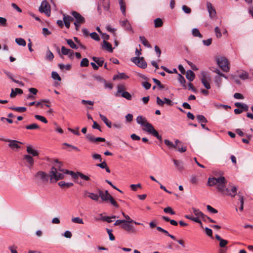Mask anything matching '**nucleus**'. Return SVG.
<instances>
[{
    "instance_id": "obj_7",
    "label": "nucleus",
    "mask_w": 253,
    "mask_h": 253,
    "mask_svg": "<svg viewBox=\"0 0 253 253\" xmlns=\"http://www.w3.org/2000/svg\"><path fill=\"white\" fill-rule=\"evenodd\" d=\"M237 191V187L232 184L230 183L227 188L225 187L222 194L231 196V197H234L236 195Z\"/></svg>"
},
{
    "instance_id": "obj_59",
    "label": "nucleus",
    "mask_w": 253,
    "mask_h": 253,
    "mask_svg": "<svg viewBox=\"0 0 253 253\" xmlns=\"http://www.w3.org/2000/svg\"><path fill=\"white\" fill-rule=\"evenodd\" d=\"M130 187L132 191H136L137 188H141V185L140 183L137 184H131Z\"/></svg>"
},
{
    "instance_id": "obj_50",
    "label": "nucleus",
    "mask_w": 253,
    "mask_h": 253,
    "mask_svg": "<svg viewBox=\"0 0 253 253\" xmlns=\"http://www.w3.org/2000/svg\"><path fill=\"white\" fill-rule=\"evenodd\" d=\"M11 109L18 112H23L26 110V108L24 107H11Z\"/></svg>"
},
{
    "instance_id": "obj_31",
    "label": "nucleus",
    "mask_w": 253,
    "mask_h": 253,
    "mask_svg": "<svg viewBox=\"0 0 253 253\" xmlns=\"http://www.w3.org/2000/svg\"><path fill=\"white\" fill-rule=\"evenodd\" d=\"M124 86L123 85H119L117 86V91L115 94V96L118 97L120 94H122V92H125Z\"/></svg>"
},
{
    "instance_id": "obj_48",
    "label": "nucleus",
    "mask_w": 253,
    "mask_h": 253,
    "mask_svg": "<svg viewBox=\"0 0 253 253\" xmlns=\"http://www.w3.org/2000/svg\"><path fill=\"white\" fill-rule=\"evenodd\" d=\"M35 117L36 119H37V120L44 123H47V121L46 120V119L43 117V116H40V115H36L35 116Z\"/></svg>"
},
{
    "instance_id": "obj_58",
    "label": "nucleus",
    "mask_w": 253,
    "mask_h": 253,
    "mask_svg": "<svg viewBox=\"0 0 253 253\" xmlns=\"http://www.w3.org/2000/svg\"><path fill=\"white\" fill-rule=\"evenodd\" d=\"M239 78L244 80L248 79L249 78L248 73L246 72H243L239 75Z\"/></svg>"
},
{
    "instance_id": "obj_35",
    "label": "nucleus",
    "mask_w": 253,
    "mask_h": 253,
    "mask_svg": "<svg viewBox=\"0 0 253 253\" xmlns=\"http://www.w3.org/2000/svg\"><path fill=\"white\" fill-rule=\"evenodd\" d=\"M54 58V55L52 53L51 51L48 48L46 55H45V59L46 60H49V61H52Z\"/></svg>"
},
{
    "instance_id": "obj_2",
    "label": "nucleus",
    "mask_w": 253,
    "mask_h": 253,
    "mask_svg": "<svg viewBox=\"0 0 253 253\" xmlns=\"http://www.w3.org/2000/svg\"><path fill=\"white\" fill-rule=\"evenodd\" d=\"M70 171L66 169H61L60 168L57 169L54 167H52L49 172L50 182H52L53 180L56 182L63 179L64 174H70Z\"/></svg>"
},
{
    "instance_id": "obj_12",
    "label": "nucleus",
    "mask_w": 253,
    "mask_h": 253,
    "mask_svg": "<svg viewBox=\"0 0 253 253\" xmlns=\"http://www.w3.org/2000/svg\"><path fill=\"white\" fill-rule=\"evenodd\" d=\"M70 174L74 178H76L78 176H79L81 177V179L85 181H89L90 180L89 176L85 175L81 172L78 171L77 172H74L72 171H70Z\"/></svg>"
},
{
    "instance_id": "obj_20",
    "label": "nucleus",
    "mask_w": 253,
    "mask_h": 253,
    "mask_svg": "<svg viewBox=\"0 0 253 253\" xmlns=\"http://www.w3.org/2000/svg\"><path fill=\"white\" fill-rule=\"evenodd\" d=\"M192 210L193 213L196 216V217H198V219H199V218H201L202 219H205V216H206V215H205L199 209L192 208Z\"/></svg>"
},
{
    "instance_id": "obj_22",
    "label": "nucleus",
    "mask_w": 253,
    "mask_h": 253,
    "mask_svg": "<svg viewBox=\"0 0 253 253\" xmlns=\"http://www.w3.org/2000/svg\"><path fill=\"white\" fill-rule=\"evenodd\" d=\"M84 195L95 201H98L99 200V196L97 194L85 191Z\"/></svg>"
},
{
    "instance_id": "obj_9",
    "label": "nucleus",
    "mask_w": 253,
    "mask_h": 253,
    "mask_svg": "<svg viewBox=\"0 0 253 253\" xmlns=\"http://www.w3.org/2000/svg\"><path fill=\"white\" fill-rule=\"evenodd\" d=\"M131 61L134 63L139 68L145 69L147 67V63L144 60L143 57H135L130 59Z\"/></svg>"
},
{
    "instance_id": "obj_15",
    "label": "nucleus",
    "mask_w": 253,
    "mask_h": 253,
    "mask_svg": "<svg viewBox=\"0 0 253 253\" xmlns=\"http://www.w3.org/2000/svg\"><path fill=\"white\" fill-rule=\"evenodd\" d=\"M144 130L152 134L160 141L162 140V136L159 135L158 131L154 129V127H145Z\"/></svg>"
},
{
    "instance_id": "obj_49",
    "label": "nucleus",
    "mask_w": 253,
    "mask_h": 253,
    "mask_svg": "<svg viewBox=\"0 0 253 253\" xmlns=\"http://www.w3.org/2000/svg\"><path fill=\"white\" fill-rule=\"evenodd\" d=\"M80 65L81 67H87L89 65L88 60L86 58H83L81 62Z\"/></svg>"
},
{
    "instance_id": "obj_63",
    "label": "nucleus",
    "mask_w": 253,
    "mask_h": 253,
    "mask_svg": "<svg viewBox=\"0 0 253 253\" xmlns=\"http://www.w3.org/2000/svg\"><path fill=\"white\" fill-rule=\"evenodd\" d=\"M219 246L221 248L225 247L228 244V241L223 239H221V240L219 241Z\"/></svg>"
},
{
    "instance_id": "obj_36",
    "label": "nucleus",
    "mask_w": 253,
    "mask_h": 253,
    "mask_svg": "<svg viewBox=\"0 0 253 253\" xmlns=\"http://www.w3.org/2000/svg\"><path fill=\"white\" fill-rule=\"evenodd\" d=\"M192 34L194 37H197L200 38H202L203 37L202 35L200 33L199 30L197 28H193L192 30Z\"/></svg>"
},
{
    "instance_id": "obj_23",
    "label": "nucleus",
    "mask_w": 253,
    "mask_h": 253,
    "mask_svg": "<svg viewBox=\"0 0 253 253\" xmlns=\"http://www.w3.org/2000/svg\"><path fill=\"white\" fill-rule=\"evenodd\" d=\"M102 46L103 48L105 49L109 52H113V48L112 47L111 44L110 43H109V42L105 41V40H103Z\"/></svg>"
},
{
    "instance_id": "obj_41",
    "label": "nucleus",
    "mask_w": 253,
    "mask_h": 253,
    "mask_svg": "<svg viewBox=\"0 0 253 253\" xmlns=\"http://www.w3.org/2000/svg\"><path fill=\"white\" fill-rule=\"evenodd\" d=\"M15 42L19 45L25 46L26 45V41L22 38H16L15 39Z\"/></svg>"
},
{
    "instance_id": "obj_46",
    "label": "nucleus",
    "mask_w": 253,
    "mask_h": 253,
    "mask_svg": "<svg viewBox=\"0 0 253 253\" xmlns=\"http://www.w3.org/2000/svg\"><path fill=\"white\" fill-rule=\"evenodd\" d=\"M164 211L165 213H169L171 215H174L175 214V212L173 211L172 209L170 207H168L165 208L164 209Z\"/></svg>"
},
{
    "instance_id": "obj_43",
    "label": "nucleus",
    "mask_w": 253,
    "mask_h": 253,
    "mask_svg": "<svg viewBox=\"0 0 253 253\" xmlns=\"http://www.w3.org/2000/svg\"><path fill=\"white\" fill-rule=\"evenodd\" d=\"M121 95L122 97L126 98L127 100H131V95L127 91H126L125 92H122Z\"/></svg>"
},
{
    "instance_id": "obj_6",
    "label": "nucleus",
    "mask_w": 253,
    "mask_h": 253,
    "mask_svg": "<svg viewBox=\"0 0 253 253\" xmlns=\"http://www.w3.org/2000/svg\"><path fill=\"white\" fill-rule=\"evenodd\" d=\"M217 63L221 70L225 72H228L230 70L229 62L225 57H221L217 59Z\"/></svg>"
},
{
    "instance_id": "obj_61",
    "label": "nucleus",
    "mask_w": 253,
    "mask_h": 253,
    "mask_svg": "<svg viewBox=\"0 0 253 253\" xmlns=\"http://www.w3.org/2000/svg\"><path fill=\"white\" fill-rule=\"evenodd\" d=\"M207 209L209 211H210L212 213H216L218 212L216 209H214L210 205H208L207 206Z\"/></svg>"
},
{
    "instance_id": "obj_24",
    "label": "nucleus",
    "mask_w": 253,
    "mask_h": 253,
    "mask_svg": "<svg viewBox=\"0 0 253 253\" xmlns=\"http://www.w3.org/2000/svg\"><path fill=\"white\" fill-rule=\"evenodd\" d=\"M198 121L201 123V126H205L207 120L206 118L201 115H198L196 116Z\"/></svg>"
},
{
    "instance_id": "obj_3",
    "label": "nucleus",
    "mask_w": 253,
    "mask_h": 253,
    "mask_svg": "<svg viewBox=\"0 0 253 253\" xmlns=\"http://www.w3.org/2000/svg\"><path fill=\"white\" fill-rule=\"evenodd\" d=\"M35 177L39 184H45L48 182L50 176L47 173L40 170L35 174Z\"/></svg>"
},
{
    "instance_id": "obj_55",
    "label": "nucleus",
    "mask_w": 253,
    "mask_h": 253,
    "mask_svg": "<svg viewBox=\"0 0 253 253\" xmlns=\"http://www.w3.org/2000/svg\"><path fill=\"white\" fill-rule=\"evenodd\" d=\"M7 26V20L6 18L0 17V26L6 27Z\"/></svg>"
},
{
    "instance_id": "obj_32",
    "label": "nucleus",
    "mask_w": 253,
    "mask_h": 253,
    "mask_svg": "<svg viewBox=\"0 0 253 253\" xmlns=\"http://www.w3.org/2000/svg\"><path fill=\"white\" fill-rule=\"evenodd\" d=\"M129 77L127 76L125 73H119L118 75H116L114 76L113 79L116 80L118 79H128Z\"/></svg>"
},
{
    "instance_id": "obj_27",
    "label": "nucleus",
    "mask_w": 253,
    "mask_h": 253,
    "mask_svg": "<svg viewBox=\"0 0 253 253\" xmlns=\"http://www.w3.org/2000/svg\"><path fill=\"white\" fill-rule=\"evenodd\" d=\"M92 59L93 61L98 65V66L101 67L103 66L104 62L103 58H99L94 56L92 57Z\"/></svg>"
},
{
    "instance_id": "obj_21",
    "label": "nucleus",
    "mask_w": 253,
    "mask_h": 253,
    "mask_svg": "<svg viewBox=\"0 0 253 253\" xmlns=\"http://www.w3.org/2000/svg\"><path fill=\"white\" fill-rule=\"evenodd\" d=\"M26 151L28 154L32 155L34 157L38 156L39 155L38 151L34 149L33 146L31 145L27 146Z\"/></svg>"
},
{
    "instance_id": "obj_33",
    "label": "nucleus",
    "mask_w": 253,
    "mask_h": 253,
    "mask_svg": "<svg viewBox=\"0 0 253 253\" xmlns=\"http://www.w3.org/2000/svg\"><path fill=\"white\" fill-rule=\"evenodd\" d=\"M173 163L175 166L180 171H182L184 169L183 165L181 162H179L177 160H174Z\"/></svg>"
},
{
    "instance_id": "obj_40",
    "label": "nucleus",
    "mask_w": 253,
    "mask_h": 253,
    "mask_svg": "<svg viewBox=\"0 0 253 253\" xmlns=\"http://www.w3.org/2000/svg\"><path fill=\"white\" fill-rule=\"evenodd\" d=\"M100 117L102 121H103L107 126H111V122L109 121L108 119L104 115L100 114Z\"/></svg>"
},
{
    "instance_id": "obj_57",
    "label": "nucleus",
    "mask_w": 253,
    "mask_h": 253,
    "mask_svg": "<svg viewBox=\"0 0 253 253\" xmlns=\"http://www.w3.org/2000/svg\"><path fill=\"white\" fill-rule=\"evenodd\" d=\"M79 127H75L74 128H72L71 127H68V130L71 131L73 133L76 135H79Z\"/></svg>"
},
{
    "instance_id": "obj_30",
    "label": "nucleus",
    "mask_w": 253,
    "mask_h": 253,
    "mask_svg": "<svg viewBox=\"0 0 253 253\" xmlns=\"http://www.w3.org/2000/svg\"><path fill=\"white\" fill-rule=\"evenodd\" d=\"M139 40L141 43L146 47H151V45L144 36H139Z\"/></svg>"
},
{
    "instance_id": "obj_29",
    "label": "nucleus",
    "mask_w": 253,
    "mask_h": 253,
    "mask_svg": "<svg viewBox=\"0 0 253 253\" xmlns=\"http://www.w3.org/2000/svg\"><path fill=\"white\" fill-rule=\"evenodd\" d=\"M119 4L120 6V9L124 15H126V3L123 0H119Z\"/></svg>"
},
{
    "instance_id": "obj_51",
    "label": "nucleus",
    "mask_w": 253,
    "mask_h": 253,
    "mask_svg": "<svg viewBox=\"0 0 253 253\" xmlns=\"http://www.w3.org/2000/svg\"><path fill=\"white\" fill-rule=\"evenodd\" d=\"M90 36L91 39H93L96 41H99L100 40V38L96 32H92L90 34Z\"/></svg>"
},
{
    "instance_id": "obj_64",
    "label": "nucleus",
    "mask_w": 253,
    "mask_h": 253,
    "mask_svg": "<svg viewBox=\"0 0 253 253\" xmlns=\"http://www.w3.org/2000/svg\"><path fill=\"white\" fill-rule=\"evenodd\" d=\"M70 49L66 48L65 46H63L61 47V52L63 55H67L70 51Z\"/></svg>"
},
{
    "instance_id": "obj_18",
    "label": "nucleus",
    "mask_w": 253,
    "mask_h": 253,
    "mask_svg": "<svg viewBox=\"0 0 253 253\" xmlns=\"http://www.w3.org/2000/svg\"><path fill=\"white\" fill-rule=\"evenodd\" d=\"M120 23L121 26L122 27L125 28V29L126 30L129 31H131L132 33H133V31L132 30V27L127 20L121 21L120 22Z\"/></svg>"
},
{
    "instance_id": "obj_44",
    "label": "nucleus",
    "mask_w": 253,
    "mask_h": 253,
    "mask_svg": "<svg viewBox=\"0 0 253 253\" xmlns=\"http://www.w3.org/2000/svg\"><path fill=\"white\" fill-rule=\"evenodd\" d=\"M163 22L161 19L158 18L154 20V25L156 28L160 27L163 25Z\"/></svg>"
},
{
    "instance_id": "obj_47",
    "label": "nucleus",
    "mask_w": 253,
    "mask_h": 253,
    "mask_svg": "<svg viewBox=\"0 0 253 253\" xmlns=\"http://www.w3.org/2000/svg\"><path fill=\"white\" fill-rule=\"evenodd\" d=\"M51 77L53 80H56L58 81H60L61 80V77L56 72L53 71L51 73Z\"/></svg>"
},
{
    "instance_id": "obj_38",
    "label": "nucleus",
    "mask_w": 253,
    "mask_h": 253,
    "mask_svg": "<svg viewBox=\"0 0 253 253\" xmlns=\"http://www.w3.org/2000/svg\"><path fill=\"white\" fill-rule=\"evenodd\" d=\"M178 81L182 84V86L184 88H186V85L185 84L186 81L183 76H182L181 74H178Z\"/></svg>"
},
{
    "instance_id": "obj_17",
    "label": "nucleus",
    "mask_w": 253,
    "mask_h": 253,
    "mask_svg": "<svg viewBox=\"0 0 253 253\" xmlns=\"http://www.w3.org/2000/svg\"><path fill=\"white\" fill-rule=\"evenodd\" d=\"M130 223H128L125 220V222H123L122 227L127 232L133 233L135 232V230L132 225L130 224Z\"/></svg>"
},
{
    "instance_id": "obj_45",
    "label": "nucleus",
    "mask_w": 253,
    "mask_h": 253,
    "mask_svg": "<svg viewBox=\"0 0 253 253\" xmlns=\"http://www.w3.org/2000/svg\"><path fill=\"white\" fill-rule=\"evenodd\" d=\"M94 79L98 83L103 84L105 83V80L100 76H94Z\"/></svg>"
},
{
    "instance_id": "obj_42",
    "label": "nucleus",
    "mask_w": 253,
    "mask_h": 253,
    "mask_svg": "<svg viewBox=\"0 0 253 253\" xmlns=\"http://www.w3.org/2000/svg\"><path fill=\"white\" fill-rule=\"evenodd\" d=\"M165 144L169 148H176V145H174L172 142L168 139L164 140Z\"/></svg>"
},
{
    "instance_id": "obj_25",
    "label": "nucleus",
    "mask_w": 253,
    "mask_h": 253,
    "mask_svg": "<svg viewBox=\"0 0 253 253\" xmlns=\"http://www.w3.org/2000/svg\"><path fill=\"white\" fill-rule=\"evenodd\" d=\"M186 77L189 81H193L195 77L194 73L191 70H188L186 72Z\"/></svg>"
},
{
    "instance_id": "obj_37",
    "label": "nucleus",
    "mask_w": 253,
    "mask_h": 253,
    "mask_svg": "<svg viewBox=\"0 0 253 253\" xmlns=\"http://www.w3.org/2000/svg\"><path fill=\"white\" fill-rule=\"evenodd\" d=\"M66 42L67 44L73 49H78V46L74 43L71 39H67Z\"/></svg>"
},
{
    "instance_id": "obj_53",
    "label": "nucleus",
    "mask_w": 253,
    "mask_h": 253,
    "mask_svg": "<svg viewBox=\"0 0 253 253\" xmlns=\"http://www.w3.org/2000/svg\"><path fill=\"white\" fill-rule=\"evenodd\" d=\"M72 221L74 223L84 224L83 219L79 217L72 218Z\"/></svg>"
},
{
    "instance_id": "obj_4",
    "label": "nucleus",
    "mask_w": 253,
    "mask_h": 253,
    "mask_svg": "<svg viewBox=\"0 0 253 253\" xmlns=\"http://www.w3.org/2000/svg\"><path fill=\"white\" fill-rule=\"evenodd\" d=\"M71 14L75 19L74 24L75 26L76 30L78 31L79 30L81 25L85 22V18L79 13L75 11H72Z\"/></svg>"
},
{
    "instance_id": "obj_62",
    "label": "nucleus",
    "mask_w": 253,
    "mask_h": 253,
    "mask_svg": "<svg viewBox=\"0 0 253 253\" xmlns=\"http://www.w3.org/2000/svg\"><path fill=\"white\" fill-rule=\"evenodd\" d=\"M58 66L61 70H63V69L65 68L66 70H69L71 68V65L70 64L64 65L63 64H59L58 65Z\"/></svg>"
},
{
    "instance_id": "obj_28",
    "label": "nucleus",
    "mask_w": 253,
    "mask_h": 253,
    "mask_svg": "<svg viewBox=\"0 0 253 253\" xmlns=\"http://www.w3.org/2000/svg\"><path fill=\"white\" fill-rule=\"evenodd\" d=\"M58 185L61 188H68L73 186V183L72 182H65V181H61L58 182Z\"/></svg>"
},
{
    "instance_id": "obj_8",
    "label": "nucleus",
    "mask_w": 253,
    "mask_h": 253,
    "mask_svg": "<svg viewBox=\"0 0 253 253\" xmlns=\"http://www.w3.org/2000/svg\"><path fill=\"white\" fill-rule=\"evenodd\" d=\"M39 10L41 13H44L48 17L50 15V6L48 2L45 0L42 2L39 8Z\"/></svg>"
},
{
    "instance_id": "obj_60",
    "label": "nucleus",
    "mask_w": 253,
    "mask_h": 253,
    "mask_svg": "<svg viewBox=\"0 0 253 253\" xmlns=\"http://www.w3.org/2000/svg\"><path fill=\"white\" fill-rule=\"evenodd\" d=\"M203 44L206 46H209L211 44L212 42V39L210 38L207 40H204L202 41Z\"/></svg>"
},
{
    "instance_id": "obj_5",
    "label": "nucleus",
    "mask_w": 253,
    "mask_h": 253,
    "mask_svg": "<svg viewBox=\"0 0 253 253\" xmlns=\"http://www.w3.org/2000/svg\"><path fill=\"white\" fill-rule=\"evenodd\" d=\"M0 140L8 142V146L13 151H18L21 148L19 144H21V142L17 140L6 139L3 137H0Z\"/></svg>"
},
{
    "instance_id": "obj_16",
    "label": "nucleus",
    "mask_w": 253,
    "mask_h": 253,
    "mask_svg": "<svg viewBox=\"0 0 253 253\" xmlns=\"http://www.w3.org/2000/svg\"><path fill=\"white\" fill-rule=\"evenodd\" d=\"M23 158L26 161V162L27 163V166L29 168H32L34 164V160L33 157L29 155H25L23 156Z\"/></svg>"
},
{
    "instance_id": "obj_1",
    "label": "nucleus",
    "mask_w": 253,
    "mask_h": 253,
    "mask_svg": "<svg viewBox=\"0 0 253 253\" xmlns=\"http://www.w3.org/2000/svg\"><path fill=\"white\" fill-rule=\"evenodd\" d=\"M227 184V180L224 176H220L217 178L209 177L208 181V185L209 186H216V189L222 193Z\"/></svg>"
},
{
    "instance_id": "obj_11",
    "label": "nucleus",
    "mask_w": 253,
    "mask_h": 253,
    "mask_svg": "<svg viewBox=\"0 0 253 253\" xmlns=\"http://www.w3.org/2000/svg\"><path fill=\"white\" fill-rule=\"evenodd\" d=\"M136 122L141 126H153L147 122V119L142 116H138L136 118Z\"/></svg>"
},
{
    "instance_id": "obj_39",
    "label": "nucleus",
    "mask_w": 253,
    "mask_h": 253,
    "mask_svg": "<svg viewBox=\"0 0 253 253\" xmlns=\"http://www.w3.org/2000/svg\"><path fill=\"white\" fill-rule=\"evenodd\" d=\"M102 6L105 10L108 11L110 8V0H103Z\"/></svg>"
},
{
    "instance_id": "obj_13",
    "label": "nucleus",
    "mask_w": 253,
    "mask_h": 253,
    "mask_svg": "<svg viewBox=\"0 0 253 253\" xmlns=\"http://www.w3.org/2000/svg\"><path fill=\"white\" fill-rule=\"evenodd\" d=\"M206 4L210 18L213 19L216 15V12L215 8L210 2H207Z\"/></svg>"
},
{
    "instance_id": "obj_34",
    "label": "nucleus",
    "mask_w": 253,
    "mask_h": 253,
    "mask_svg": "<svg viewBox=\"0 0 253 253\" xmlns=\"http://www.w3.org/2000/svg\"><path fill=\"white\" fill-rule=\"evenodd\" d=\"M185 217L187 219H190V220L193 221L195 222L199 223L200 224H202V222L200 221V220L198 218V217H194L191 215H186L185 216Z\"/></svg>"
},
{
    "instance_id": "obj_54",
    "label": "nucleus",
    "mask_w": 253,
    "mask_h": 253,
    "mask_svg": "<svg viewBox=\"0 0 253 253\" xmlns=\"http://www.w3.org/2000/svg\"><path fill=\"white\" fill-rule=\"evenodd\" d=\"M182 9L186 14H190L191 12V8L185 5L182 6Z\"/></svg>"
},
{
    "instance_id": "obj_26",
    "label": "nucleus",
    "mask_w": 253,
    "mask_h": 253,
    "mask_svg": "<svg viewBox=\"0 0 253 253\" xmlns=\"http://www.w3.org/2000/svg\"><path fill=\"white\" fill-rule=\"evenodd\" d=\"M23 90L21 89L16 88L15 89L12 88L10 96L11 98L14 97L17 94H22Z\"/></svg>"
},
{
    "instance_id": "obj_10",
    "label": "nucleus",
    "mask_w": 253,
    "mask_h": 253,
    "mask_svg": "<svg viewBox=\"0 0 253 253\" xmlns=\"http://www.w3.org/2000/svg\"><path fill=\"white\" fill-rule=\"evenodd\" d=\"M202 77L201 78V81L204 86L207 89H209L211 88V85L209 83V81L210 80V77L209 75H208L205 72H202L201 73Z\"/></svg>"
},
{
    "instance_id": "obj_14",
    "label": "nucleus",
    "mask_w": 253,
    "mask_h": 253,
    "mask_svg": "<svg viewBox=\"0 0 253 253\" xmlns=\"http://www.w3.org/2000/svg\"><path fill=\"white\" fill-rule=\"evenodd\" d=\"M98 192L99 194V197H101V199L102 201L106 202H108L109 199L111 195L109 194L107 190H106L105 192H103L101 190H99Z\"/></svg>"
},
{
    "instance_id": "obj_56",
    "label": "nucleus",
    "mask_w": 253,
    "mask_h": 253,
    "mask_svg": "<svg viewBox=\"0 0 253 253\" xmlns=\"http://www.w3.org/2000/svg\"><path fill=\"white\" fill-rule=\"evenodd\" d=\"M108 201H109L110 203L114 207L116 208L119 207V205L117 204V202L115 200V199L112 196H111L109 198Z\"/></svg>"
},
{
    "instance_id": "obj_52",
    "label": "nucleus",
    "mask_w": 253,
    "mask_h": 253,
    "mask_svg": "<svg viewBox=\"0 0 253 253\" xmlns=\"http://www.w3.org/2000/svg\"><path fill=\"white\" fill-rule=\"evenodd\" d=\"M214 32H215V34L216 37L217 38H220L221 37L222 34H221L220 30V29H219V28L218 27L216 26V27H215V28H214Z\"/></svg>"
},
{
    "instance_id": "obj_19",
    "label": "nucleus",
    "mask_w": 253,
    "mask_h": 253,
    "mask_svg": "<svg viewBox=\"0 0 253 253\" xmlns=\"http://www.w3.org/2000/svg\"><path fill=\"white\" fill-rule=\"evenodd\" d=\"M73 20L74 18L70 16L64 14L63 23L67 28H69L70 26V22Z\"/></svg>"
}]
</instances>
